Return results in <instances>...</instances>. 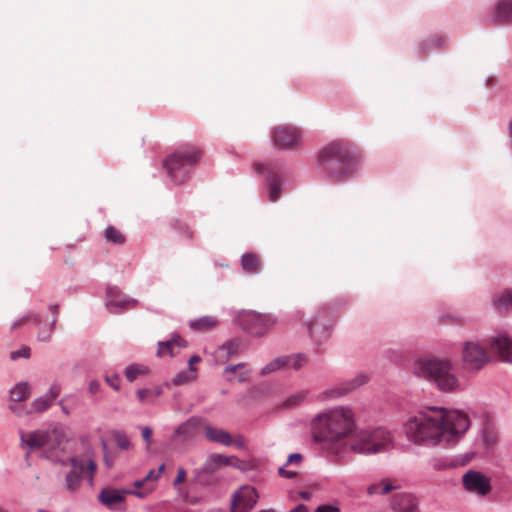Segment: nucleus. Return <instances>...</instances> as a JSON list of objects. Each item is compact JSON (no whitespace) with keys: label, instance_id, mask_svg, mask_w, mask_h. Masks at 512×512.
I'll return each mask as SVG.
<instances>
[{"label":"nucleus","instance_id":"47","mask_svg":"<svg viewBox=\"0 0 512 512\" xmlns=\"http://www.w3.org/2000/svg\"><path fill=\"white\" fill-rule=\"evenodd\" d=\"M61 393V386L58 383H53L48 392L45 394L52 402L59 396Z\"/></svg>","mask_w":512,"mask_h":512},{"label":"nucleus","instance_id":"55","mask_svg":"<svg viewBox=\"0 0 512 512\" xmlns=\"http://www.w3.org/2000/svg\"><path fill=\"white\" fill-rule=\"evenodd\" d=\"M232 444L239 449H246V442L242 435H237L235 438H233Z\"/></svg>","mask_w":512,"mask_h":512},{"label":"nucleus","instance_id":"44","mask_svg":"<svg viewBox=\"0 0 512 512\" xmlns=\"http://www.w3.org/2000/svg\"><path fill=\"white\" fill-rule=\"evenodd\" d=\"M290 358V364L288 366H291L295 370H299L302 368L304 362L306 361V356L304 354H295L287 356Z\"/></svg>","mask_w":512,"mask_h":512},{"label":"nucleus","instance_id":"26","mask_svg":"<svg viewBox=\"0 0 512 512\" xmlns=\"http://www.w3.org/2000/svg\"><path fill=\"white\" fill-rule=\"evenodd\" d=\"M494 20L498 23H506L512 20V0H498Z\"/></svg>","mask_w":512,"mask_h":512},{"label":"nucleus","instance_id":"30","mask_svg":"<svg viewBox=\"0 0 512 512\" xmlns=\"http://www.w3.org/2000/svg\"><path fill=\"white\" fill-rule=\"evenodd\" d=\"M498 438V432L493 426L487 425L481 430V439L486 448L494 447Z\"/></svg>","mask_w":512,"mask_h":512},{"label":"nucleus","instance_id":"49","mask_svg":"<svg viewBox=\"0 0 512 512\" xmlns=\"http://www.w3.org/2000/svg\"><path fill=\"white\" fill-rule=\"evenodd\" d=\"M315 512H340V508L336 504H323L318 506Z\"/></svg>","mask_w":512,"mask_h":512},{"label":"nucleus","instance_id":"43","mask_svg":"<svg viewBox=\"0 0 512 512\" xmlns=\"http://www.w3.org/2000/svg\"><path fill=\"white\" fill-rule=\"evenodd\" d=\"M195 379V372L181 371L173 379L174 384L180 385Z\"/></svg>","mask_w":512,"mask_h":512},{"label":"nucleus","instance_id":"9","mask_svg":"<svg viewBox=\"0 0 512 512\" xmlns=\"http://www.w3.org/2000/svg\"><path fill=\"white\" fill-rule=\"evenodd\" d=\"M462 361L468 369L479 370L489 362V356L479 342L466 341L462 345Z\"/></svg>","mask_w":512,"mask_h":512},{"label":"nucleus","instance_id":"13","mask_svg":"<svg viewBox=\"0 0 512 512\" xmlns=\"http://www.w3.org/2000/svg\"><path fill=\"white\" fill-rule=\"evenodd\" d=\"M301 135L297 128L279 126L273 130L272 141L278 149H291L298 145Z\"/></svg>","mask_w":512,"mask_h":512},{"label":"nucleus","instance_id":"3","mask_svg":"<svg viewBox=\"0 0 512 512\" xmlns=\"http://www.w3.org/2000/svg\"><path fill=\"white\" fill-rule=\"evenodd\" d=\"M411 373L444 393L460 390V380L455 373L451 359L438 356H421L414 359L410 367Z\"/></svg>","mask_w":512,"mask_h":512},{"label":"nucleus","instance_id":"15","mask_svg":"<svg viewBox=\"0 0 512 512\" xmlns=\"http://www.w3.org/2000/svg\"><path fill=\"white\" fill-rule=\"evenodd\" d=\"M464 487L481 496L486 495L491 490L490 480L488 477L478 471H468L463 475Z\"/></svg>","mask_w":512,"mask_h":512},{"label":"nucleus","instance_id":"7","mask_svg":"<svg viewBox=\"0 0 512 512\" xmlns=\"http://www.w3.org/2000/svg\"><path fill=\"white\" fill-rule=\"evenodd\" d=\"M153 492L152 487H147L143 491L136 490H117L113 488H104L98 494V500L106 508L110 510H118V506L125 500V495H133L140 499L146 498L150 493Z\"/></svg>","mask_w":512,"mask_h":512},{"label":"nucleus","instance_id":"6","mask_svg":"<svg viewBox=\"0 0 512 512\" xmlns=\"http://www.w3.org/2000/svg\"><path fill=\"white\" fill-rule=\"evenodd\" d=\"M201 157L196 147H185L170 155L163 163L168 174L176 184L184 183L190 176L192 168Z\"/></svg>","mask_w":512,"mask_h":512},{"label":"nucleus","instance_id":"31","mask_svg":"<svg viewBox=\"0 0 512 512\" xmlns=\"http://www.w3.org/2000/svg\"><path fill=\"white\" fill-rule=\"evenodd\" d=\"M290 364V358L287 356H279L269 363H267L262 369H261V375H266L268 373L277 371L281 368H284Z\"/></svg>","mask_w":512,"mask_h":512},{"label":"nucleus","instance_id":"40","mask_svg":"<svg viewBox=\"0 0 512 512\" xmlns=\"http://www.w3.org/2000/svg\"><path fill=\"white\" fill-rule=\"evenodd\" d=\"M113 437L116 442V445L121 450H128L131 446L130 440L128 436L123 431H114Z\"/></svg>","mask_w":512,"mask_h":512},{"label":"nucleus","instance_id":"57","mask_svg":"<svg viewBox=\"0 0 512 512\" xmlns=\"http://www.w3.org/2000/svg\"><path fill=\"white\" fill-rule=\"evenodd\" d=\"M201 361V358L197 355H193L189 361H188V365H189V370L191 372H196V368L194 367V364L195 363H199Z\"/></svg>","mask_w":512,"mask_h":512},{"label":"nucleus","instance_id":"11","mask_svg":"<svg viewBox=\"0 0 512 512\" xmlns=\"http://www.w3.org/2000/svg\"><path fill=\"white\" fill-rule=\"evenodd\" d=\"M368 378L365 374H358L350 380L336 384L323 391L319 399L323 401L335 400L341 398L367 382Z\"/></svg>","mask_w":512,"mask_h":512},{"label":"nucleus","instance_id":"38","mask_svg":"<svg viewBox=\"0 0 512 512\" xmlns=\"http://www.w3.org/2000/svg\"><path fill=\"white\" fill-rule=\"evenodd\" d=\"M56 324V317L52 319L50 325H44L37 333L38 340L42 342H48L53 334L54 327Z\"/></svg>","mask_w":512,"mask_h":512},{"label":"nucleus","instance_id":"61","mask_svg":"<svg viewBox=\"0 0 512 512\" xmlns=\"http://www.w3.org/2000/svg\"><path fill=\"white\" fill-rule=\"evenodd\" d=\"M87 468L91 474H93L96 470V464L93 460H89L87 464Z\"/></svg>","mask_w":512,"mask_h":512},{"label":"nucleus","instance_id":"23","mask_svg":"<svg viewBox=\"0 0 512 512\" xmlns=\"http://www.w3.org/2000/svg\"><path fill=\"white\" fill-rule=\"evenodd\" d=\"M205 437L214 443H219L224 446L232 445L233 438L230 433L224 429L216 428L207 425L204 429Z\"/></svg>","mask_w":512,"mask_h":512},{"label":"nucleus","instance_id":"20","mask_svg":"<svg viewBox=\"0 0 512 512\" xmlns=\"http://www.w3.org/2000/svg\"><path fill=\"white\" fill-rule=\"evenodd\" d=\"M186 346L187 342L184 339L178 334H173L169 340L158 342L157 356H174L178 353L179 349Z\"/></svg>","mask_w":512,"mask_h":512},{"label":"nucleus","instance_id":"24","mask_svg":"<svg viewBox=\"0 0 512 512\" xmlns=\"http://www.w3.org/2000/svg\"><path fill=\"white\" fill-rule=\"evenodd\" d=\"M245 363H238L236 365H228L224 368V377L228 382L244 383L249 378V371L245 370Z\"/></svg>","mask_w":512,"mask_h":512},{"label":"nucleus","instance_id":"5","mask_svg":"<svg viewBox=\"0 0 512 512\" xmlns=\"http://www.w3.org/2000/svg\"><path fill=\"white\" fill-rule=\"evenodd\" d=\"M357 161V151L352 146L335 141L319 151L317 168L327 177L344 179L354 173Z\"/></svg>","mask_w":512,"mask_h":512},{"label":"nucleus","instance_id":"27","mask_svg":"<svg viewBox=\"0 0 512 512\" xmlns=\"http://www.w3.org/2000/svg\"><path fill=\"white\" fill-rule=\"evenodd\" d=\"M241 265L248 273H257L260 270L259 258L255 253H244L241 257Z\"/></svg>","mask_w":512,"mask_h":512},{"label":"nucleus","instance_id":"21","mask_svg":"<svg viewBox=\"0 0 512 512\" xmlns=\"http://www.w3.org/2000/svg\"><path fill=\"white\" fill-rule=\"evenodd\" d=\"M49 440V434L46 431H33L21 434V444L29 450L44 447Z\"/></svg>","mask_w":512,"mask_h":512},{"label":"nucleus","instance_id":"35","mask_svg":"<svg viewBox=\"0 0 512 512\" xmlns=\"http://www.w3.org/2000/svg\"><path fill=\"white\" fill-rule=\"evenodd\" d=\"M241 347L242 343L239 339H232L225 342L220 349L226 353L227 358H231L240 353Z\"/></svg>","mask_w":512,"mask_h":512},{"label":"nucleus","instance_id":"8","mask_svg":"<svg viewBox=\"0 0 512 512\" xmlns=\"http://www.w3.org/2000/svg\"><path fill=\"white\" fill-rule=\"evenodd\" d=\"M244 328L252 335L261 337L268 333L277 323L272 314H261L249 311L243 315Z\"/></svg>","mask_w":512,"mask_h":512},{"label":"nucleus","instance_id":"62","mask_svg":"<svg viewBox=\"0 0 512 512\" xmlns=\"http://www.w3.org/2000/svg\"><path fill=\"white\" fill-rule=\"evenodd\" d=\"M431 42L433 43V45H434L435 47H439V46H441V45H442V43H443L442 39H441L440 37H438V36L433 37V38L431 39Z\"/></svg>","mask_w":512,"mask_h":512},{"label":"nucleus","instance_id":"33","mask_svg":"<svg viewBox=\"0 0 512 512\" xmlns=\"http://www.w3.org/2000/svg\"><path fill=\"white\" fill-rule=\"evenodd\" d=\"M395 488L396 487L393 486L391 483H389L387 481H381L379 483L371 484L367 488V493L369 495H376V494L386 495V494L390 493L391 491H393Z\"/></svg>","mask_w":512,"mask_h":512},{"label":"nucleus","instance_id":"59","mask_svg":"<svg viewBox=\"0 0 512 512\" xmlns=\"http://www.w3.org/2000/svg\"><path fill=\"white\" fill-rule=\"evenodd\" d=\"M50 311L52 312L53 314V318L56 317V321L58 320V311H59V306L57 304L55 305H51L49 307Z\"/></svg>","mask_w":512,"mask_h":512},{"label":"nucleus","instance_id":"51","mask_svg":"<svg viewBox=\"0 0 512 512\" xmlns=\"http://www.w3.org/2000/svg\"><path fill=\"white\" fill-rule=\"evenodd\" d=\"M133 487L135 488L134 490L136 491H143L145 490L147 487H152L154 489V486L151 485V484H148L145 479H139V480H136L133 482Z\"/></svg>","mask_w":512,"mask_h":512},{"label":"nucleus","instance_id":"50","mask_svg":"<svg viewBox=\"0 0 512 512\" xmlns=\"http://www.w3.org/2000/svg\"><path fill=\"white\" fill-rule=\"evenodd\" d=\"M107 384L112 387L114 390H119L120 388V377L118 375L107 376L105 378Z\"/></svg>","mask_w":512,"mask_h":512},{"label":"nucleus","instance_id":"1","mask_svg":"<svg viewBox=\"0 0 512 512\" xmlns=\"http://www.w3.org/2000/svg\"><path fill=\"white\" fill-rule=\"evenodd\" d=\"M354 430L355 416L346 406L326 409L311 422L313 441L335 462L344 460L350 451L369 455L382 452L392 444L390 432L383 428L357 434Z\"/></svg>","mask_w":512,"mask_h":512},{"label":"nucleus","instance_id":"37","mask_svg":"<svg viewBox=\"0 0 512 512\" xmlns=\"http://www.w3.org/2000/svg\"><path fill=\"white\" fill-rule=\"evenodd\" d=\"M147 369L138 364H130L125 369V376L129 382H133L139 375L145 374Z\"/></svg>","mask_w":512,"mask_h":512},{"label":"nucleus","instance_id":"54","mask_svg":"<svg viewBox=\"0 0 512 512\" xmlns=\"http://www.w3.org/2000/svg\"><path fill=\"white\" fill-rule=\"evenodd\" d=\"M302 460H303L302 454L293 453L288 457L286 465H289V464H298L299 465V464H301Z\"/></svg>","mask_w":512,"mask_h":512},{"label":"nucleus","instance_id":"39","mask_svg":"<svg viewBox=\"0 0 512 512\" xmlns=\"http://www.w3.org/2000/svg\"><path fill=\"white\" fill-rule=\"evenodd\" d=\"M161 393L160 389L155 390L154 392L150 389H139L137 391V396L142 403L150 402L153 403L154 399Z\"/></svg>","mask_w":512,"mask_h":512},{"label":"nucleus","instance_id":"45","mask_svg":"<svg viewBox=\"0 0 512 512\" xmlns=\"http://www.w3.org/2000/svg\"><path fill=\"white\" fill-rule=\"evenodd\" d=\"M30 357V348L26 345L22 346L20 349L12 351L10 353L11 360H17L19 358H29Z\"/></svg>","mask_w":512,"mask_h":512},{"label":"nucleus","instance_id":"64","mask_svg":"<svg viewBox=\"0 0 512 512\" xmlns=\"http://www.w3.org/2000/svg\"><path fill=\"white\" fill-rule=\"evenodd\" d=\"M300 496H301L303 499H305V500H309V499H310V497H311V495H310V493H309V492H301V493H300Z\"/></svg>","mask_w":512,"mask_h":512},{"label":"nucleus","instance_id":"52","mask_svg":"<svg viewBox=\"0 0 512 512\" xmlns=\"http://www.w3.org/2000/svg\"><path fill=\"white\" fill-rule=\"evenodd\" d=\"M279 476L287 479H293L297 476V472L293 470H287L285 467H280L278 469Z\"/></svg>","mask_w":512,"mask_h":512},{"label":"nucleus","instance_id":"53","mask_svg":"<svg viewBox=\"0 0 512 512\" xmlns=\"http://www.w3.org/2000/svg\"><path fill=\"white\" fill-rule=\"evenodd\" d=\"M142 437L145 440L147 447H149L152 442V429L149 426L142 428Z\"/></svg>","mask_w":512,"mask_h":512},{"label":"nucleus","instance_id":"41","mask_svg":"<svg viewBox=\"0 0 512 512\" xmlns=\"http://www.w3.org/2000/svg\"><path fill=\"white\" fill-rule=\"evenodd\" d=\"M53 402L44 394L37 399H35L32 403V409L35 412H43L45 411Z\"/></svg>","mask_w":512,"mask_h":512},{"label":"nucleus","instance_id":"19","mask_svg":"<svg viewBox=\"0 0 512 512\" xmlns=\"http://www.w3.org/2000/svg\"><path fill=\"white\" fill-rule=\"evenodd\" d=\"M30 396V389L28 383H19L13 389L10 390L9 405L10 410L15 414H21L23 410L22 402H24Z\"/></svg>","mask_w":512,"mask_h":512},{"label":"nucleus","instance_id":"42","mask_svg":"<svg viewBox=\"0 0 512 512\" xmlns=\"http://www.w3.org/2000/svg\"><path fill=\"white\" fill-rule=\"evenodd\" d=\"M30 320H33L36 324H39L40 316L38 314L28 313L25 316L19 318L15 322H13V324L11 325V330L13 331V330L17 329L18 327L26 324Z\"/></svg>","mask_w":512,"mask_h":512},{"label":"nucleus","instance_id":"14","mask_svg":"<svg viewBox=\"0 0 512 512\" xmlns=\"http://www.w3.org/2000/svg\"><path fill=\"white\" fill-rule=\"evenodd\" d=\"M490 350L504 362L512 364V338L506 334H498L488 339Z\"/></svg>","mask_w":512,"mask_h":512},{"label":"nucleus","instance_id":"18","mask_svg":"<svg viewBox=\"0 0 512 512\" xmlns=\"http://www.w3.org/2000/svg\"><path fill=\"white\" fill-rule=\"evenodd\" d=\"M254 169L257 173H269L268 197L272 202L277 201L281 195L282 187L275 174L274 168L269 167L266 164H256Z\"/></svg>","mask_w":512,"mask_h":512},{"label":"nucleus","instance_id":"63","mask_svg":"<svg viewBox=\"0 0 512 512\" xmlns=\"http://www.w3.org/2000/svg\"><path fill=\"white\" fill-rule=\"evenodd\" d=\"M104 461H105L107 467H112L113 461L108 458L107 454L104 455Z\"/></svg>","mask_w":512,"mask_h":512},{"label":"nucleus","instance_id":"16","mask_svg":"<svg viewBox=\"0 0 512 512\" xmlns=\"http://www.w3.org/2000/svg\"><path fill=\"white\" fill-rule=\"evenodd\" d=\"M392 512H421L419 499L411 493H397L390 499Z\"/></svg>","mask_w":512,"mask_h":512},{"label":"nucleus","instance_id":"22","mask_svg":"<svg viewBox=\"0 0 512 512\" xmlns=\"http://www.w3.org/2000/svg\"><path fill=\"white\" fill-rule=\"evenodd\" d=\"M72 469L66 475L65 485L67 490L75 491L80 483L81 476L83 473L84 464L82 461H79L76 457H72L70 459Z\"/></svg>","mask_w":512,"mask_h":512},{"label":"nucleus","instance_id":"12","mask_svg":"<svg viewBox=\"0 0 512 512\" xmlns=\"http://www.w3.org/2000/svg\"><path fill=\"white\" fill-rule=\"evenodd\" d=\"M106 296V307L114 314L134 308L138 304L136 299L123 294L118 287H107Z\"/></svg>","mask_w":512,"mask_h":512},{"label":"nucleus","instance_id":"46","mask_svg":"<svg viewBox=\"0 0 512 512\" xmlns=\"http://www.w3.org/2000/svg\"><path fill=\"white\" fill-rule=\"evenodd\" d=\"M165 469V465L164 464H161L157 470H150L147 475L144 477L145 481L148 483V482H151V481H157L161 474L163 473Z\"/></svg>","mask_w":512,"mask_h":512},{"label":"nucleus","instance_id":"36","mask_svg":"<svg viewBox=\"0 0 512 512\" xmlns=\"http://www.w3.org/2000/svg\"><path fill=\"white\" fill-rule=\"evenodd\" d=\"M220 466H232L240 470L245 469V463L235 456H225L222 454H215Z\"/></svg>","mask_w":512,"mask_h":512},{"label":"nucleus","instance_id":"29","mask_svg":"<svg viewBox=\"0 0 512 512\" xmlns=\"http://www.w3.org/2000/svg\"><path fill=\"white\" fill-rule=\"evenodd\" d=\"M307 392L300 391L288 396L281 404L280 408L285 410H292L299 407L306 399Z\"/></svg>","mask_w":512,"mask_h":512},{"label":"nucleus","instance_id":"25","mask_svg":"<svg viewBox=\"0 0 512 512\" xmlns=\"http://www.w3.org/2000/svg\"><path fill=\"white\" fill-rule=\"evenodd\" d=\"M198 421L194 418H190L187 421L180 424L173 434V438H182L183 440H191L196 435Z\"/></svg>","mask_w":512,"mask_h":512},{"label":"nucleus","instance_id":"60","mask_svg":"<svg viewBox=\"0 0 512 512\" xmlns=\"http://www.w3.org/2000/svg\"><path fill=\"white\" fill-rule=\"evenodd\" d=\"M290 512H308V509L304 504H299Z\"/></svg>","mask_w":512,"mask_h":512},{"label":"nucleus","instance_id":"10","mask_svg":"<svg viewBox=\"0 0 512 512\" xmlns=\"http://www.w3.org/2000/svg\"><path fill=\"white\" fill-rule=\"evenodd\" d=\"M259 499L257 490L250 485H243L231 497L230 512H250Z\"/></svg>","mask_w":512,"mask_h":512},{"label":"nucleus","instance_id":"28","mask_svg":"<svg viewBox=\"0 0 512 512\" xmlns=\"http://www.w3.org/2000/svg\"><path fill=\"white\" fill-rule=\"evenodd\" d=\"M493 306L499 312L512 310V290H506L499 297L495 298Z\"/></svg>","mask_w":512,"mask_h":512},{"label":"nucleus","instance_id":"56","mask_svg":"<svg viewBox=\"0 0 512 512\" xmlns=\"http://www.w3.org/2000/svg\"><path fill=\"white\" fill-rule=\"evenodd\" d=\"M100 388V383L97 380L90 381L88 390L91 394H97L100 391Z\"/></svg>","mask_w":512,"mask_h":512},{"label":"nucleus","instance_id":"48","mask_svg":"<svg viewBox=\"0 0 512 512\" xmlns=\"http://www.w3.org/2000/svg\"><path fill=\"white\" fill-rule=\"evenodd\" d=\"M186 470L183 467H179L177 469V475L173 481V486L177 487L178 485L182 484L186 479Z\"/></svg>","mask_w":512,"mask_h":512},{"label":"nucleus","instance_id":"34","mask_svg":"<svg viewBox=\"0 0 512 512\" xmlns=\"http://www.w3.org/2000/svg\"><path fill=\"white\" fill-rule=\"evenodd\" d=\"M105 239L107 242L122 245L125 242V236L122 232L116 229L114 226H108L104 233Z\"/></svg>","mask_w":512,"mask_h":512},{"label":"nucleus","instance_id":"2","mask_svg":"<svg viewBox=\"0 0 512 512\" xmlns=\"http://www.w3.org/2000/svg\"><path fill=\"white\" fill-rule=\"evenodd\" d=\"M470 427L467 414L458 410L430 407L410 417L404 424L407 438L415 444H450Z\"/></svg>","mask_w":512,"mask_h":512},{"label":"nucleus","instance_id":"17","mask_svg":"<svg viewBox=\"0 0 512 512\" xmlns=\"http://www.w3.org/2000/svg\"><path fill=\"white\" fill-rule=\"evenodd\" d=\"M220 463L215 454L210 455L203 466L195 471V479L204 486L212 484V475L220 469Z\"/></svg>","mask_w":512,"mask_h":512},{"label":"nucleus","instance_id":"4","mask_svg":"<svg viewBox=\"0 0 512 512\" xmlns=\"http://www.w3.org/2000/svg\"><path fill=\"white\" fill-rule=\"evenodd\" d=\"M411 373L444 393L460 390V380L455 373L451 359L438 356H421L414 359L410 367Z\"/></svg>","mask_w":512,"mask_h":512},{"label":"nucleus","instance_id":"32","mask_svg":"<svg viewBox=\"0 0 512 512\" xmlns=\"http://www.w3.org/2000/svg\"><path fill=\"white\" fill-rule=\"evenodd\" d=\"M218 321L212 316H203L190 322V327L194 330L206 331L217 325Z\"/></svg>","mask_w":512,"mask_h":512},{"label":"nucleus","instance_id":"58","mask_svg":"<svg viewBox=\"0 0 512 512\" xmlns=\"http://www.w3.org/2000/svg\"><path fill=\"white\" fill-rule=\"evenodd\" d=\"M317 327H318V321L317 320L308 323L309 333H310V336L312 338H316L315 334H316Z\"/></svg>","mask_w":512,"mask_h":512}]
</instances>
